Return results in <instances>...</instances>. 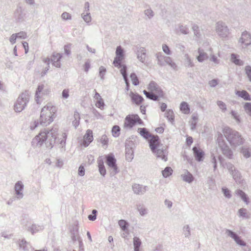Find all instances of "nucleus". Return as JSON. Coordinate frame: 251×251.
Wrapping results in <instances>:
<instances>
[{
  "mask_svg": "<svg viewBox=\"0 0 251 251\" xmlns=\"http://www.w3.org/2000/svg\"><path fill=\"white\" fill-rule=\"evenodd\" d=\"M62 54L54 52L51 56V62L53 66L57 68L60 67V59L62 58Z\"/></svg>",
  "mask_w": 251,
  "mask_h": 251,
  "instance_id": "obj_23",
  "label": "nucleus"
},
{
  "mask_svg": "<svg viewBox=\"0 0 251 251\" xmlns=\"http://www.w3.org/2000/svg\"><path fill=\"white\" fill-rule=\"evenodd\" d=\"M125 150L126 160L130 162L133 158V150L131 147H128L127 145H126Z\"/></svg>",
  "mask_w": 251,
  "mask_h": 251,
  "instance_id": "obj_28",
  "label": "nucleus"
},
{
  "mask_svg": "<svg viewBox=\"0 0 251 251\" xmlns=\"http://www.w3.org/2000/svg\"><path fill=\"white\" fill-rule=\"evenodd\" d=\"M136 124L140 125L143 124V121L139 116L137 114L128 115L125 118L124 127L130 129Z\"/></svg>",
  "mask_w": 251,
  "mask_h": 251,
  "instance_id": "obj_8",
  "label": "nucleus"
},
{
  "mask_svg": "<svg viewBox=\"0 0 251 251\" xmlns=\"http://www.w3.org/2000/svg\"><path fill=\"white\" fill-rule=\"evenodd\" d=\"M184 65L186 67H193L194 64L188 54L184 55Z\"/></svg>",
  "mask_w": 251,
  "mask_h": 251,
  "instance_id": "obj_37",
  "label": "nucleus"
},
{
  "mask_svg": "<svg viewBox=\"0 0 251 251\" xmlns=\"http://www.w3.org/2000/svg\"><path fill=\"white\" fill-rule=\"evenodd\" d=\"M92 214L88 216V219L90 221H94L96 219L97 211L96 209H93L92 212Z\"/></svg>",
  "mask_w": 251,
  "mask_h": 251,
  "instance_id": "obj_59",
  "label": "nucleus"
},
{
  "mask_svg": "<svg viewBox=\"0 0 251 251\" xmlns=\"http://www.w3.org/2000/svg\"><path fill=\"white\" fill-rule=\"evenodd\" d=\"M235 194L238 196L240 197L241 199L247 204L249 203V199L247 195L240 189H237L235 191Z\"/></svg>",
  "mask_w": 251,
  "mask_h": 251,
  "instance_id": "obj_29",
  "label": "nucleus"
},
{
  "mask_svg": "<svg viewBox=\"0 0 251 251\" xmlns=\"http://www.w3.org/2000/svg\"><path fill=\"white\" fill-rule=\"evenodd\" d=\"M162 50L167 55H171V51L169 47L166 44L162 45Z\"/></svg>",
  "mask_w": 251,
  "mask_h": 251,
  "instance_id": "obj_63",
  "label": "nucleus"
},
{
  "mask_svg": "<svg viewBox=\"0 0 251 251\" xmlns=\"http://www.w3.org/2000/svg\"><path fill=\"white\" fill-rule=\"evenodd\" d=\"M183 34H187L189 33V28L186 25H179L178 28L176 29V33L178 34L179 32Z\"/></svg>",
  "mask_w": 251,
  "mask_h": 251,
  "instance_id": "obj_38",
  "label": "nucleus"
},
{
  "mask_svg": "<svg viewBox=\"0 0 251 251\" xmlns=\"http://www.w3.org/2000/svg\"><path fill=\"white\" fill-rule=\"evenodd\" d=\"M19 245L20 248L22 249L23 251H28L31 248L29 243L24 239L19 240Z\"/></svg>",
  "mask_w": 251,
  "mask_h": 251,
  "instance_id": "obj_34",
  "label": "nucleus"
},
{
  "mask_svg": "<svg viewBox=\"0 0 251 251\" xmlns=\"http://www.w3.org/2000/svg\"><path fill=\"white\" fill-rule=\"evenodd\" d=\"M100 142L103 146H105V148H106L108 143V138H107V136L105 135H103L100 139Z\"/></svg>",
  "mask_w": 251,
  "mask_h": 251,
  "instance_id": "obj_55",
  "label": "nucleus"
},
{
  "mask_svg": "<svg viewBox=\"0 0 251 251\" xmlns=\"http://www.w3.org/2000/svg\"><path fill=\"white\" fill-rule=\"evenodd\" d=\"M245 70L249 80L251 82V66L249 65L246 66Z\"/></svg>",
  "mask_w": 251,
  "mask_h": 251,
  "instance_id": "obj_60",
  "label": "nucleus"
},
{
  "mask_svg": "<svg viewBox=\"0 0 251 251\" xmlns=\"http://www.w3.org/2000/svg\"><path fill=\"white\" fill-rule=\"evenodd\" d=\"M165 117L169 122L173 123L174 121V114L172 110L169 109L165 113Z\"/></svg>",
  "mask_w": 251,
  "mask_h": 251,
  "instance_id": "obj_42",
  "label": "nucleus"
},
{
  "mask_svg": "<svg viewBox=\"0 0 251 251\" xmlns=\"http://www.w3.org/2000/svg\"><path fill=\"white\" fill-rule=\"evenodd\" d=\"M196 160L198 162L203 161L204 156V152L200 148L194 147L192 149Z\"/></svg>",
  "mask_w": 251,
  "mask_h": 251,
  "instance_id": "obj_18",
  "label": "nucleus"
},
{
  "mask_svg": "<svg viewBox=\"0 0 251 251\" xmlns=\"http://www.w3.org/2000/svg\"><path fill=\"white\" fill-rule=\"evenodd\" d=\"M55 107L53 106L50 103H48L41 110L40 124L43 126H47L50 124L55 117Z\"/></svg>",
  "mask_w": 251,
  "mask_h": 251,
  "instance_id": "obj_3",
  "label": "nucleus"
},
{
  "mask_svg": "<svg viewBox=\"0 0 251 251\" xmlns=\"http://www.w3.org/2000/svg\"><path fill=\"white\" fill-rule=\"evenodd\" d=\"M29 100V95L27 92L23 93L18 97L14 105V110L17 112H21L26 105Z\"/></svg>",
  "mask_w": 251,
  "mask_h": 251,
  "instance_id": "obj_6",
  "label": "nucleus"
},
{
  "mask_svg": "<svg viewBox=\"0 0 251 251\" xmlns=\"http://www.w3.org/2000/svg\"><path fill=\"white\" fill-rule=\"evenodd\" d=\"M81 17L83 20L87 23L89 24L92 20L91 16L90 15V13L89 12L84 13L83 12L81 14Z\"/></svg>",
  "mask_w": 251,
  "mask_h": 251,
  "instance_id": "obj_47",
  "label": "nucleus"
},
{
  "mask_svg": "<svg viewBox=\"0 0 251 251\" xmlns=\"http://www.w3.org/2000/svg\"><path fill=\"white\" fill-rule=\"evenodd\" d=\"M144 94L145 95L146 97L151 100H153L154 101H156L158 100L159 98H161V97L159 96V95L151 92H148L146 90H144Z\"/></svg>",
  "mask_w": 251,
  "mask_h": 251,
  "instance_id": "obj_33",
  "label": "nucleus"
},
{
  "mask_svg": "<svg viewBox=\"0 0 251 251\" xmlns=\"http://www.w3.org/2000/svg\"><path fill=\"white\" fill-rule=\"evenodd\" d=\"M14 189L17 199H22L24 197V194L22 192L24 189V185L22 182L21 181H17L15 185Z\"/></svg>",
  "mask_w": 251,
  "mask_h": 251,
  "instance_id": "obj_19",
  "label": "nucleus"
},
{
  "mask_svg": "<svg viewBox=\"0 0 251 251\" xmlns=\"http://www.w3.org/2000/svg\"><path fill=\"white\" fill-rule=\"evenodd\" d=\"M183 231L185 237H189L190 236V229L188 225H185L183 226Z\"/></svg>",
  "mask_w": 251,
  "mask_h": 251,
  "instance_id": "obj_54",
  "label": "nucleus"
},
{
  "mask_svg": "<svg viewBox=\"0 0 251 251\" xmlns=\"http://www.w3.org/2000/svg\"><path fill=\"white\" fill-rule=\"evenodd\" d=\"M144 14L150 19H151L154 15L153 11L151 9V8L145 10L144 11Z\"/></svg>",
  "mask_w": 251,
  "mask_h": 251,
  "instance_id": "obj_56",
  "label": "nucleus"
},
{
  "mask_svg": "<svg viewBox=\"0 0 251 251\" xmlns=\"http://www.w3.org/2000/svg\"><path fill=\"white\" fill-rule=\"evenodd\" d=\"M74 118L75 120L73 122V125L75 127V128H76L79 124V114L78 112H75L74 113Z\"/></svg>",
  "mask_w": 251,
  "mask_h": 251,
  "instance_id": "obj_48",
  "label": "nucleus"
},
{
  "mask_svg": "<svg viewBox=\"0 0 251 251\" xmlns=\"http://www.w3.org/2000/svg\"><path fill=\"white\" fill-rule=\"evenodd\" d=\"M155 56L157 61V64L160 66H164L166 64L169 65L173 69L177 70V66L176 64L173 61L172 58L169 56H166L163 55L161 52H158L155 54Z\"/></svg>",
  "mask_w": 251,
  "mask_h": 251,
  "instance_id": "obj_5",
  "label": "nucleus"
},
{
  "mask_svg": "<svg viewBox=\"0 0 251 251\" xmlns=\"http://www.w3.org/2000/svg\"><path fill=\"white\" fill-rule=\"evenodd\" d=\"M148 141L151 151H154L156 148L161 147L159 138L157 135H152Z\"/></svg>",
  "mask_w": 251,
  "mask_h": 251,
  "instance_id": "obj_14",
  "label": "nucleus"
},
{
  "mask_svg": "<svg viewBox=\"0 0 251 251\" xmlns=\"http://www.w3.org/2000/svg\"><path fill=\"white\" fill-rule=\"evenodd\" d=\"M15 34L17 35V38L19 39H25L27 37L26 33L24 31H21Z\"/></svg>",
  "mask_w": 251,
  "mask_h": 251,
  "instance_id": "obj_64",
  "label": "nucleus"
},
{
  "mask_svg": "<svg viewBox=\"0 0 251 251\" xmlns=\"http://www.w3.org/2000/svg\"><path fill=\"white\" fill-rule=\"evenodd\" d=\"M217 140L218 146L222 151L223 154L229 159L232 158L233 156L232 151L224 139V136L221 133L219 132L218 133Z\"/></svg>",
  "mask_w": 251,
  "mask_h": 251,
  "instance_id": "obj_4",
  "label": "nucleus"
},
{
  "mask_svg": "<svg viewBox=\"0 0 251 251\" xmlns=\"http://www.w3.org/2000/svg\"><path fill=\"white\" fill-rule=\"evenodd\" d=\"M121 68V69L120 70V72L123 76L124 79H126V78H128L127 74L126 73V66L125 65H122V67Z\"/></svg>",
  "mask_w": 251,
  "mask_h": 251,
  "instance_id": "obj_53",
  "label": "nucleus"
},
{
  "mask_svg": "<svg viewBox=\"0 0 251 251\" xmlns=\"http://www.w3.org/2000/svg\"><path fill=\"white\" fill-rule=\"evenodd\" d=\"M138 132L144 138L148 140L153 135L151 134L146 128H138Z\"/></svg>",
  "mask_w": 251,
  "mask_h": 251,
  "instance_id": "obj_27",
  "label": "nucleus"
},
{
  "mask_svg": "<svg viewBox=\"0 0 251 251\" xmlns=\"http://www.w3.org/2000/svg\"><path fill=\"white\" fill-rule=\"evenodd\" d=\"M105 162L110 169V175L114 176L119 172V170L116 164V159L112 153L105 156Z\"/></svg>",
  "mask_w": 251,
  "mask_h": 251,
  "instance_id": "obj_7",
  "label": "nucleus"
},
{
  "mask_svg": "<svg viewBox=\"0 0 251 251\" xmlns=\"http://www.w3.org/2000/svg\"><path fill=\"white\" fill-rule=\"evenodd\" d=\"M238 44L239 47L242 50L246 49L249 46H251V35L247 31L242 32Z\"/></svg>",
  "mask_w": 251,
  "mask_h": 251,
  "instance_id": "obj_10",
  "label": "nucleus"
},
{
  "mask_svg": "<svg viewBox=\"0 0 251 251\" xmlns=\"http://www.w3.org/2000/svg\"><path fill=\"white\" fill-rule=\"evenodd\" d=\"M154 151L152 152L156 155V157L160 158L164 161L167 160L168 151L166 147L161 145V147L156 148Z\"/></svg>",
  "mask_w": 251,
  "mask_h": 251,
  "instance_id": "obj_13",
  "label": "nucleus"
},
{
  "mask_svg": "<svg viewBox=\"0 0 251 251\" xmlns=\"http://www.w3.org/2000/svg\"><path fill=\"white\" fill-rule=\"evenodd\" d=\"M57 131V127H54L49 131L45 129L33 139L32 143L35 144L36 146L41 147L46 141V147L51 149L56 142Z\"/></svg>",
  "mask_w": 251,
  "mask_h": 251,
  "instance_id": "obj_1",
  "label": "nucleus"
},
{
  "mask_svg": "<svg viewBox=\"0 0 251 251\" xmlns=\"http://www.w3.org/2000/svg\"><path fill=\"white\" fill-rule=\"evenodd\" d=\"M239 55L235 53H232L231 54L230 60L232 62L234 63L236 65L243 66L244 64V61L239 59Z\"/></svg>",
  "mask_w": 251,
  "mask_h": 251,
  "instance_id": "obj_31",
  "label": "nucleus"
},
{
  "mask_svg": "<svg viewBox=\"0 0 251 251\" xmlns=\"http://www.w3.org/2000/svg\"><path fill=\"white\" fill-rule=\"evenodd\" d=\"M180 110L185 114H188L190 112L189 104L185 101H182L180 105Z\"/></svg>",
  "mask_w": 251,
  "mask_h": 251,
  "instance_id": "obj_35",
  "label": "nucleus"
},
{
  "mask_svg": "<svg viewBox=\"0 0 251 251\" xmlns=\"http://www.w3.org/2000/svg\"><path fill=\"white\" fill-rule=\"evenodd\" d=\"M120 128L118 126H114L112 129V135L114 137H118L120 135Z\"/></svg>",
  "mask_w": 251,
  "mask_h": 251,
  "instance_id": "obj_52",
  "label": "nucleus"
},
{
  "mask_svg": "<svg viewBox=\"0 0 251 251\" xmlns=\"http://www.w3.org/2000/svg\"><path fill=\"white\" fill-rule=\"evenodd\" d=\"M238 214L239 217H241L247 219L250 218V214L247 212V210L246 208H242L239 209Z\"/></svg>",
  "mask_w": 251,
  "mask_h": 251,
  "instance_id": "obj_40",
  "label": "nucleus"
},
{
  "mask_svg": "<svg viewBox=\"0 0 251 251\" xmlns=\"http://www.w3.org/2000/svg\"><path fill=\"white\" fill-rule=\"evenodd\" d=\"M198 53L199 55L197 56V58L199 62H202L204 60L208 59V56L207 54L204 51L203 49L199 48Z\"/></svg>",
  "mask_w": 251,
  "mask_h": 251,
  "instance_id": "obj_32",
  "label": "nucleus"
},
{
  "mask_svg": "<svg viewBox=\"0 0 251 251\" xmlns=\"http://www.w3.org/2000/svg\"><path fill=\"white\" fill-rule=\"evenodd\" d=\"M226 168L236 183L239 184L243 183V179L240 172L235 168L233 164L230 163H227Z\"/></svg>",
  "mask_w": 251,
  "mask_h": 251,
  "instance_id": "obj_11",
  "label": "nucleus"
},
{
  "mask_svg": "<svg viewBox=\"0 0 251 251\" xmlns=\"http://www.w3.org/2000/svg\"><path fill=\"white\" fill-rule=\"evenodd\" d=\"M116 56L114 60L113 64L116 67L120 68L122 67L121 62L124 56V51L121 46L117 47L116 50Z\"/></svg>",
  "mask_w": 251,
  "mask_h": 251,
  "instance_id": "obj_12",
  "label": "nucleus"
},
{
  "mask_svg": "<svg viewBox=\"0 0 251 251\" xmlns=\"http://www.w3.org/2000/svg\"><path fill=\"white\" fill-rule=\"evenodd\" d=\"M222 191L224 194V196L226 198L228 199H229L231 198L232 195L231 194V192L228 189H227V188H226V187H223L222 188Z\"/></svg>",
  "mask_w": 251,
  "mask_h": 251,
  "instance_id": "obj_51",
  "label": "nucleus"
},
{
  "mask_svg": "<svg viewBox=\"0 0 251 251\" xmlns=\"http://www.w3.org/2000/svg\"><path fill=\"white\" fill-rule=\"evenodd\" d=\"M133 243L134 246V249H140L142 244L141 240L138 237H134L133 239Z\"/></svg>",
  "mask_w": 251,
  "mask_h": 251,
  "instance_id": "obj_46",
  "label": "nucleus"
},
{
  "mask_svg": "<svg viewBox=\"0 0 251 251\" xmlns=\"http://www.w3.org/2000/svg\"><path fill=\"white\" fill-rule=\"evenodd\" d=\"M192 29L195 36L198 38H200L201 34L200 32L199 26L197 25L194 24L192 26Z\"/></svg>",
  "mask_w": 251,
  "mask_h": 251,
  "instance_id": "obj_50",
  "label": "nucleus"
},
{
  "mask_svg": "<svg viewBox=\"0 0 251 251\" xmlns=\"http://www.w3.org/2000/svg\"><path fill=\"white\" fill-rule=\"evenodd\" d=\"M226 233L229 237L232 238L235 242L238 245L240 246H246V243L241 239V237H239L236 233L234 232L226 229Z\"/></svg>",
  "mask_w": 251,
  "mask_h": 251,
  "instance_id": "obj_15",
  "label": "nucleus"
},
{
  "mask_svg": "<svg viewBox=\"0 0 251 251\" xmlns=\"http://www.w3.org/2000/svg\"><path fill=\"white\" fill-rule=\"evenodd\" d=\"M118 224L119 226L121 227L122 229L126 232V233H127V232H126V230H127V227L128 226V224L127 222H126L124 220H120Z\"/></svg>",
  "mask_w": 251,
  "mask_h": 251,
  "instance_id": "obj_43",
  "label": "nucleus"
},
{
  "mask_svg": "<svg viewBox=\"0 0 251 251\" xmlns=\"http://www.w3.org/2000/svg\"><path fill=\"white\" fill-rule=\"evenodd\" d=\"M137 208L141 216H144L147 214V209L143 204L137 205Z\"/></svg>",
  "mask_w": 251,
  "mask_h": 251,
  "instance_id": "obj_45",
  "label": "nucleus"
},
{
  "mask_svg": "<svg viewBox=\"0 0 251 251\" xmlns=\"http://www.w3.org/2000/svg\"><path fill=\"white\" fill-rule=\"evenodd\" d=\"M173 171L172 169L170 167H166L165 169L162 171V174L164 177H167L172 174Z\"/></svg>",
  "mask_w": 251,
  "mask_h": 251,
  "instance_id": "obj_44",
  "label": "nucleus"
},
{
  "mask_svg": "<svg viewBox=\"0 0 251 251\" xmlns=\"http://www.w3.org/2000/svg\"><path fill=\"white\" fill-rule=\"evenodd\" d=\"M130 77L131 79L132 83L134 85L137 86L139 84L138 78L134 73H131L130 74Z\"/></svg>",
  "mask_w": 251,
  "mask_h": 251,
  "instance_id": "obj_49",
  "label": "nucleus"
},
{
  "mask_svg": "<svg viewBox=\"0 0 251 251\" xmlns=\"http://www.w3.org/2000/svg\"><path fill=\"white\" fill-rule=\"evenodd\" d=\"M217 105L219 108L222 110V112H225L226 110V104L221 100H218L217 102Z\"/></svg>",
  "mask_w": 251,
  "mask_h": 251,
  "instance_id": "obj_58",
  "label": "nucleus"
},
{
  "mask_svg": "<svg viewBox=\"0 0 251 251\" xmlns=\"http://www.w3.org/2000/svg\"><path fill=\"white\" fill-rule=\"evenodd\" d=\"M246 112L251 116V103L247 102L244 105Z\"/></svg>",
  "mask_w": 251,
  "mask_h": 251,
  "instance_id": "obj_61",
  "label": "nucleus"
},
{
  "mask_svg": "<svg viewBox=\"0 0 251 251\" xmlns=\"http://www.w3.org/2000/svg\"><path fill=\"white\" fill-rule=\"evenodd\" d=\"M210 162L213 164V167L214 168V171H215L217 167V159H216V156L213 154H211V155Z\"/></svg>",
  "mask_w": 251,
  "mask_h": 251,
  "instance_id": "obj_57",
  "label": "nucleus"
},
{
  "mask_svg": "<svg viewBox=\"0 0 251 251\" xmlns=\"http://www.w3.org/2000/svg\"><path fill=\"white\" fill-rule=\"evenodd\" d=\"M222 131L224 137L231 147H236L243 144L244 140L237 131L228 126H225L223 128Z\"/></svg>",
  "mask_w": 251,
  "mask_h": 251,
  "instance_id": "obj_2",
  "label": "nucleus"
},
{
  "mask_svg": "<svg viewBox=\"0 0 251 251\" xmlns=\"http://www.w3.org/2000/svg\"><path fill=\"white\" fill-rule=\"evenodd\" d=\"M25 16V13L21 7H19L16 9L14 13V16L17 21L18 22L23 21Z\"/></svg>",
  "mask_w": 251,
  "mask_h": 251,
  "instance_id": "obj_22",
  "label": "nucleus"
},
{
  "mask_svg": "<svg viewBox=\"0 0 251 251\" xmlns=\"http://www.w3.org/2000/svg\"><path fill=\"white\" fill-rule=\"evenodd\" d=\"M132 189L134 194L139 195H144L149 189L148 186L137 183L133 184Z\"/></svg>",
  "mask_w": 251,
  "mask_h": 251,
  "instance_id": "obj_16",
  "label": "nucleus"
},
{
  "mask_svg": "<svg viewBox=\"0 0 251 251\" xmlns=\"http://www.w3.org/2000/svg\"><path fill=\"white\" fill-rule=\"evenodd\" d=\"M148 90L160 97H163V92L157 84L154 81H151L148 87Z\"/></svg>",
  "mask_w": 251,
  "mask_h": 251,
  "instance_id": "obj_17",
  "label": "nucleus"
},
{
  "mask_svg": "<svg viewBox=\"0 0 251 251\" xmlns=\"http://www.w3.org/2000/svg\"><path fill=\"white\" fill-rule=\"evenodd\" d=\"M146 52L147 50L144 47L138 48L136 51L137 59L144 64L146 62Z\"/></svg>",
  "mask_w": 251,
  "mask_h": 251,
  "instance_id": "obj_20",
  "label": "nucleus"
},
{
  "mask_svg": "<svg viewBox=\"0 0 251 251\" xmlns=\"http://www.w3.org/2000/svg\"><path fill=\"white\" fill-rule=\"evenodd\" d=\"M93 140V132L91 130L88 129L83 137V145L85 147H88Z\"/></svg>",
  "mask_w": 251,
  "mask_h": 251,
  "instance_id": "obj_21",
  "label": "nucleus"
},
{
  "mask_svg": "<svg viewBox=\"0 0 251 251\" xmlns=\"http://www.w3.org/2000/svg\"><path fill=\"white\" fill-rule=\"evenodd\" d=\"M236 94L239 96L244 99L246 100H251V99L249 94L245 90L238 91Z\"/></svg>",
  "mask_w": 251,
  "mask_h": 251,
  "instance_id": "obj_36",
  "label": "nucleus"
},
{
  "mask_svg": "<svg viewBox=\"0 0 251 251\" xmlns=\"http://www.w3.org/2000/svg\"><path fill=\"white\" fill-rule=\"evenodd\" d=\"M241 153L245 158H249L251 155V149L247 146H243L241 149Z\"/></svg>",
  "mask_w": 251,
  "mask_h": 251,
  "instance_id": "obj_39",
  "label": "nucleus"
},
{
  "mask_svg": "<svg viewBox=\"0 0 251 251\" xmlns=\"http://www.w3.org/2000/svg\"><path fill=\"white\" fill-rule=\"evenodd\" d=\"M129 96L130 97L132 101L137 105L141 103L144 100L143 98L137 93L134 94L133 92H130Z\"/></svg>",
  "mask_w": 251,
  "mask_h": 251,
  "instance_id": "obj_24",
  "label": "nucleus"
},
{
  "mask_svg": "<svg viewBox=\"0 0 251 251\" xmlns=\"http://www.w3.org/2000/svg\"><path fill=\"white\" fill-rule=\"evenodd\" d=\"M96 105L97 107H99L101 109H103L104 106V103L103 102V99H100V100H98Z\"/></svg>",
  "mask_w": 251,
  "mask_h": 251,
  "instance_id": "obj_62",
  "label": "nucleus"
},
{
  "mask_svg": "<svg viewBox=\"0 0 251 251\" xmlns=\"http://www.w3.org/2000/svg\"><path fill=\"white\" fill-rule=\"evenodd\" d=\"M48 94L47 90L44 89V85L43 84H40L38 85L35 93L36 99L41 98L43 95H47Z\"/></svg>",
  "mask_w": 251,
  "mask_h": 251,
  "instance_id": "obj_26",
  "label": "nucleus"
},
{
  "mask_svg": "<svg viewBox=\"0 0 251 251\" xmlns=\"http://www.w3.org/2000/svg\"><path fill=\"white\" fill-rule=\"evenodd\" d=\"M71 238L73 241L79 240L78 227L77 225H74L72 226L70 230Z\"/></svg>",
  "mask_w": 251,
  "mask_h": 251,
  "instance_id": "obj_25",
  "label": "nucleus"
},
{
  "mask_svg": "<svg viewBox=\"0 0 251 251\" xmlns=\"http://www.w3.org/2000/svg\"><path fill=\"white\" fill-rule=\"evenodd\" d=\"M182 179L188 183H191L194 180L193 175L187 170H185L184 173L181 175Z\"/></svg>",
  "mask_w": 251,
  "mask_h": 251,
  "instance_id": "obj_30",
  "label": "nucleus"
},
{
  "mask_svg": "<svg viewBox=\"0 0 251 251\" xmlns=\"http://www.w3.org/2000/svg\"><path fill=\"white\" fill-rule=\"evenodd\" d=\"M43 229V226H38L36 225H32L29 228V230L31 232L32 234L34 233L42 230Z\"/></svg>",
  "mask_w": 251,
  "mask_h": 251,
  "instance_id": "obj_41",
  "label": "nucleus"
},
{
  "mask_svg": "<svg viewBox=\"0 0 251 251\" xmlns=\"http://www.w3.org/2000/svg\"><path fill=\"white\" fill-rule=\"evenodd\" d=\"M216 31L218 35L222 38L227 37L230 33L226 25L222 21H219L217 23Z\"/></svg>",
  "mask_w": 251,
  "mask_h": 251,
  "instance_id": "obj_9",
  "label": "nucleus"
}]
</instances>
